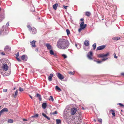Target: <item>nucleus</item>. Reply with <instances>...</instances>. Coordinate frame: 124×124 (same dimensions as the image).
I'll use <instances>...</instances> for the list:
<instances>
[{"mask_svg": "<svg viewBox=\"0 0 124 124\" xmlns=\"http://www.w3.org/2000/svg\"><path fill=\"white\" fill-rule=\"evenodd\" d=\"M18 90H16V91L15 92V94L13 95L15 98H16L17 96L18 93Z\"/></svg>", "mask_w": 124, "mask_h": 124, "instance_id": "22", "label": "nucleus"}, {"mask_svg": "<svg viewBox=\"0 0 124 124\" xmlns=\"http://www.w3.org/2000/svg\"><path fill=\"white\" fill-rule=\"evenodd\" d=\"M84 44L85 46H88L89 45V42L87 40H85L84 42Z\"/></svg>", "mask_w": 124, "mask_h": 124, "instance_id": "16", "label": "nucleus"}, {"mask_svg": "<svg viewBox=\"0 0 124 124\" xmlns=\"http://www.w3.org/2000/svg\"><path fill=\"white\" fill-rule=\"evenodd\" d=\"M63 7L64 8L66 9L68 7L67 6H65L64 5H63Z\"/></svg>", "mask_w": 124, "mask_h": 124, "instance_id": "44", "label": "nucleus"}, {"mask_svg": "<svg viewBox=\"0 0 124 124\" xmlns=\"http://www.w3.org/2000/svg\"><path fill=\"white\" fill-rule=\"evenodd\" d=\"M49 53L51 55H54L55 56L56 55V54H54L53 51L52 50H49Z\"/></svg>", "mask_w": 124, "mask_h": 124, "instance_id": "15", "label": "nucleus"}, {"mask_svg": "<svg viewBox=\"0 0 124 124\" xmlns=\"http://www.w3.org/2000/svg\"><path fill=\"white\" fill-rule=\"evenodd\" d=\"M36 96L37 97H39V101H41V96L40 94H39V93H37V94Z\"/></svg>", "mask_w": 124, "mask_h": 124, "instance_id": "21", "label": "nucleus"}, {"mask_svg": "<svg viewBox=\"0 0 124 124\" xmlns=\"http://www.w3.org/2000/svg\"><path fill=\"white\" fill-rule=\"evenodd\" d=\"M121 75L122 76H124V73H121Z\"/></svg>", "mask_w": 124, "mask_h": 124, "instance_id": "48", "label": "nucleus"}, {"mask_svg": "<svg viewBox=\"0 0 124 124\" xmlns=\"http://www.w3.org/2000/svg\"><path fill=\"white\" fill-rule=\"evenodd\" d=\"M56 75L58 77L60 80L63 79L64 78L63 76L59 73H57Z\"/></svg>", "mask_w": 124, "mask_h": 124, "instance_id": "8", "label": "nucleus"}, {"mask_svg": "<svg viewBox=\"0 0 124 124\" xmlns=\"http://www.w3.org/2000/svg\"><path fill=\"white\" fill-rule=\"evenodd\" d=\"M36 42L35 41L33 40V41L30 42L32 46H36L35 43Z\"/></svg>", "mask_w": 124, "mask_h": 124, "instance_id": "12", "label": "nucleus"}, {"mask_svg": "<svg viewBox=\"0 0 124 124\" xmlns=\"http://www.w3.org/2000/svg\"><path fill=\"white\" fill-rule=\"evenodd\" d=\"M56 124H59L61 123V121L60 119H57L56 120Z\"/></svg>", "mask_w": 124, "mask_h": 124, "instance_id": "23", "label": "nucleus"}, {"mask_svg": "<svg viewBox=\"0 0 124 124\" xmlns=\"http://www.w3.org/2000/svg\"><path fill=\"white\" fill-rule=\"evenodd\" d=\"M6 46L7 47V46Z\"/></svg>", "mask_w": 124, "mask_h": 124, "instance_id": "61", "label": "nucleus"}, {"mask_svg": "<svg viewBox=\"0 0 124 124\" xmlns=\"http://www.w3.org/2000/svg\"><path fill=\"white\" fill-rule=\"evenodd\" d=\"M105 47H97L96 51L104 49Z\"/></svg>", "mask_w": 124, "mask_h": 124, "instance_id": "18", "label": "nucleus"}, {"mask_svg": "<svg viewBox=\"0 0 124 124\" xmlns=\"http://www.w3.org/2000/svg\"><path fill=\"white\" fill-rule=\"evenodd\" d=\"M46 46H51L48 43H47L46 44Z\"/></svg>", "mask_w": 124, "mask_h": 124, "instance_id": "38", "label": "nucleus"}, {"mask_svg": "<svg viewBox=\"0 0 124 124\" xmlns=\"http://www.w3.org/2000/svg\"><path fill=\"white\" fill-rule=\"evenodd\" d=\"M117 105H120V106L121 107H124V105L123 104H122L121 103H118L117 104Z\"/></svg>", "mask_w": 124, "mask_h": 124, "instance_id": "32", "label": "nucleus"}, {"mask_svg": "<svg viewBox=\"0 0 124 124\" xmlns=\"http://www.w3.org/2000/svg\"><path fill=\"white\" fill-rule=\"evenodd\" d=\"M109 54V52L107 53L106 54H99L98 55V57H99L104 58L105 57V58H104L102 59V61H96V62L98 63H101L102 61H104L108 59V58L106 57L108 56Z\"/></svg>", "mask_w": 124, "mask_h": 124, "instance_id": "3", "label": "nucleus"}, {"mask_svg": "<svg viewBox=\"0 0 124 124\" xmlns=\"http://www.w3.org/2000/svg\"><path fill=\"white\" fill-rule=\"evenodd\" d=\"M114 54H115V56H114V58H117V56H116V54H115V53H114Z\"/></svg>", "mask_w": 124, "mask_h": 124, "instance_id": "47", "label": "nucleus"}, {"mask_svg": "<svg viewBox=\"0 0 124 124\" xmlns=\"http://www.w3.org/2000/svg\"><path fill=\"white\" fill-rule=\"evenodd\" d=\"M55 89L56 90H58L60 91H61V89L57 86H55Z\"/></svg>", "mask_w": 124, "mask_h": 124, "instance_id": "27", "label": "nucleus"}, {"mask_svg": "<svg viewBox=\"0 0 124 124\" xmlns=\"http://www.w3.org/2000/svg\"><path fill=\"white\" fill-rule=\"evenodd\" d=\"M75 46H77V44H75Z\"/></svg>", "mask_w": 124, "mask_h": 124, "instance_id": "57", "label": "nucleus"}, {"mask_svg": "<svg viewBox=\"0 0 124 124\" xmlns=\"http://www.w3.org/2000/svg\"><path fill=\"white\" fill-rule=\"evenodd\" d=\"M15 89H16L15 88H14V90H15Z\"/></svg>", "mask_w": 124, "mask_h": 124, "instance_id": "60", "label": "nucleus"}, {"mask_svg": "<svg viewBox=\"0 0 124 124\" xmlns=\"http://www.w3.org/2000/svg\"><path fill=\"white\" fill-rule=\"evenodd\" d=\"M1 54L2 55H5V54L4 53L2 52L1 53Z\"/></svg>", "mask_w": 124, "mask_h": 124, "instance_id": "46", "label": "nucleus"}, {"mask_svg": "<svg viewBox=\"0 0 124 124\" xmlns=\"http://www.w3.org/2000/svg\"><path fill=\"white\" fill-rule=\"evenodd\" d=\"M96 46V44L95 43L92 46Z\"/></svg>", "mask_w": 124, "mask_h": 124, "instance_id": "45", "label": "nucleus"}, {"mask_svg": "<svg viewBox=\"0 0 124 124\" xmlns=\"http://www.w3.org/2000/svg\"><path fill=\"white\" fill-rule=\"evenodd\" d=\"M115 113L114 112H112V115H113L114 116H115Z\"/></svg>", "mask_w": 124, "mask_h": 124, "instance_id": "42", "label": "nucleus"}, {"mask_svg": "<svg viewBox=\"0 0 124 124\" xmlns=\"http://www.w3.org/2000/svg\"><path fill=\"white\" fill-rule=\"evenodd\" d=\"M120 39V38L119 37H114L113 38V39L114 40H118V39Z\"/></svg>", "mask_w": 124, "mask_h": 124, "instance_id": "30", "label": "nucleus"}, {"mask_svg": "<svg viewBox=\"0 0 124 124\" xmlns=\"http://www.w3.org/2000/svg\"><path fill=\"white\" fill-rule=\"evenodd\" d=\"M0 10H1V8H0Z\"/></svg>", "mask_w": 124, "mask_h": 124, "instance_id": "62", "label": "nucleus"}, {"mask_svg": "<svg viewBox=\"0 0 124 124\" xmlns=\"http://www.w3.org/2000/svg\"><path fill=\"white\" fill-rule=\"evenodd\" d=\"M77 111L76 108H71L70 113L71 115H74L76 113Z\"/></svg>", "mask_w": 124, "mask_h": 124, "instance_id": "9", "label": "nucleus"}, {"mask_svg": "<svg viewBox=\"0 0 124 124\" xmlns=\"http://www.w3.org/2000/svg\"><path fill=\"white\" fill-rule=\"evenodd\" d=\"M66 31L68 35L69 36L70 34V30L69 29H67L66 30Z\"/></svg>", "mask_w": 124, "mask_h": 124, "instance_id": "26", "label": "nucleus"}, {"mask_svg": "<svg viewBox=\"0 0 124 124\" xmlns=\"http://www.w3.org/2000/svg\"><path fill=\"white\" fill-rule=\"evenodd\" d=\"M96 47H93V50H95L96 49Z\"/></svg>", "mask_w": 124, "mask_h": 124, "instance_id": "55", "label": "nucleus"}, {"mask_svg": "<svg viewBox=\"0 0 124 124\" xmlns=\"http://www.w3.org/2000/svg\"><path fill=\"white\" fill-rule=\"evenodd\" d=\"M29 96L30 97V98L32 99V97L31 95H29Z\"/></svg>", "mask_w": 124, "mask_h": 124, "instance_id": "52", "label": "nucleus"}, {"mask_svg": "<svg viewBox=\"0 0 124 124\" xmlns=\"http://www.w3.org/2000/svg\"><path fill=\"white\" fill-rule=\"evenodd\" d=\"M46 106V103H43L42 105V107L44 109H45Z\"/></svg>", "mask_w": 124, "mask_h": 124, "instance_id": "19", "label": "nucleus"}, {"mask_svg": "<svg viewBox=\"0 0 124 124\" xmlns=\"http://www.w3.org/2000/svg\"><path fill=\"white\" fill-rule=\"evenodd\" d=\"M65 45L66 46H69V43L68 40L64 38L60 39L57 42V46H61Z\"/></svg>", "mask_w": 124, "mask_h": 124, "instance_id": "1", "label": "nucleus"}, {"mask_svg": "<svg viewBox=\"0 0 124 124\" xmlns=\"http://www.w3.org/2000/svg\"><path fill=\"white\" fill-rule=\"evenodd\" d=\"M13 122V120L11 119H8V122L10 123H12Z\"/></svg>", "mask_w": 124, "mask_h": 124, "instance_id": "29", "label": "nucleus"}, {"mask_svg": "<svg viewBox=\"0 0 124 124\" xmlns=\"http://www.w3.org/2000/svg\"><path fill=\"white\" fill-rule=\"evenodd\" d=\"M58 4H54L53 6V8L54 10H56L57 8V6H58Z\"/></svg>", "mask_w": 124, "mask_h": 124, "instance_id": "20", "label": "nucleus"}, {"mask_svg": "<svg viewBox=\"0 0 124 124\" xmlns=\"http://www.w3.org/2000/svg\"><path fill=\"white\" fill-rule=\"evenodd\" d=\"M59 47V48H61V49H63V48L62 47Z\"/></svg>", "mask_w": 124, "mask_h": 124, "instance_id": "54", "label": "nucleus"}, {"mask_svg": "<svg viewBox=\"0 0 124 124\" xmlns=\"http://www.w3.org/2000/svg\"><path fill=\"white\" fill-rule=\"evenodd\" d=\"M1 107V106H0V109Z\"/></svg>", "mask_w": 124, "mask_h": 124, "instance_id": "58", "label": "nucleus"}, {"mask_svg": "<svg viewBox=\"0 0 124 124\" xmlns=\"http://www.w3.org/2000/svg\"><path fill=\"white\" fill-rule=\"evenodd\" d=\"M49 100L50 101L51 100L52 101H54V99L52 96H50L49 98Z\"/></svg>", "mask_w": 124, "mask_h": 124, "instance_id": "25", "label": "nucleus"}, {"mask_svg": "<svg viewBox=\"0 0 124 124\" xmlns=\"http://www.w3.org/2000/svg\"><path fill=\"white\" fill-rule=\"evenodd\" d=\"M39 115L38 114H36L35 115H34L33 116H32L31 117L32 118H36L38 117Z\"/></svg>", "mask_w": 124, "mask_h": 124, "instance_id": "24", "label": "nucleus"}, {"mask_svg": "<svg viewBox=\"0 0 124 124\" xmlns=\"http://www.w3.org/2000/svg\"><path fill=\"white\" fill-rule=\"evenodd\" d=\"M84 24V22H82L80 25V28L78 29V31L79 32H80L81 31L84 29L87 26L86 24Z\"/></svg>", "mask_w": 124, "mask_h": 124, "instance_id": "4", "label": "nucleus"}, {"mask_svg": "<svg viewBox=\"0 0 124 124\" xmlns=\"http://www.w3.org/2000/svg\"><path fill=\"white\" fill-rule=\"evenodd\" d=\"M0 113H3L4 112H7L8 111V109L7 108H4L0 111Z\"/></svg>", "mask_w": 124, "mask_h": 124, "instance_id": "11", "label": "nucleus"}, {"mask_svg": "<svg viewBox=\"0 0 124 124\" xmlns=\"http://www.w3.org/2000/svg\"><path fill=\"white\" fill-rule=\"evenodd\" d=\"M23 120L24 121H27V120L24 119H23Z\"/></svg>", "mask_w": 124, "mask_h": 124, "instance_id": "50", "label": "nucleus"}, {"mask_svg": "<svg viewBox=\"0 0 124 124\" xmlns=\"http://www.w3.org/2000/svg\"><path fill=\"white\" fill-rule=\"evenodd\" d=\"M32 10L31 9V10L32 12H33L34 11H35V9L34 8V7H32Z\"/></svg>", "mask_w": 124, "mask_h": 124, "instance_id": "37", "label": "nucleus"}, {"mask_svg": "<svg viewBox=\"0 0 124 124\" xmlns=\"http://www.w3.org/2000/svg\"><path fill=\"white\" fill-rule=\"evenodd\" d=\"M53 74H51L48 77V80L49 81H52V78L53 76Z\"/></svg>", "mask_w": 124, "mask_h": 124, "instance_id": "13", "label": "nucleus"}, {"mask_svg": "<svg viewBox=\"0 0 124 124\" xmlns=\"http://www.w3.org/2000/svg\"><path fill=\"white\" fill-rule=\"evenodd\" d=\"M85 15L86 16H88L90 15V13L89 12H86L85 13Z\"/></svg>", "mask_w": 124, "mask_h": 124, "instance_id": "28", "label": "nucleus"}, {"mask_svg": "<svg viewBox=\"0 0 124 124\" xmlns=\"http://www.w3.org/2000/svg\"><path fill=\"white\" fill-rule=\"evenodd\" d=\"M42 115L43 116H44V117H45V118H46L47 119H48V120H50V118L49 117H48L46 115L43 113H42Z\"/></svg>", "mask_w": 124, "mask_h": 124, "instance_id": "17", "label": "nucleus"}, {"mask_svg": "<svg viewBox=\"0 0 124 124\" xmlns=\"http://www.w3.org/2000/svg\"><path fill=\"white\" fill-rule=\"evenodd\" d=\"M21 58L23 61H25L27 60V57L25 55H23L21 56Z\"/></svg>", "mask_w": 124, "mask_h": 124, "instance_id": "10", "label": "nucleus"}, {"mask_svg": "<svg viewBox=\"0 0 124 124\" xmlns=\"http://www.w3.org/2000/svg\"><path fill=\"white\" fill-rule=\"evenodd\" d=\"M102 46V47L106 46L105 45H103L100 46Z\"/></svg>", "mask_w": 124, "mask_h": 124, "instance_id": "51", "label": "nucleus"}, {"mask_svg": "<svg viewBox=\"0 0 124 124\" xmlns=\"http://www.w3.org/2000/svg\"><path fill=\"white\" fill-rule=\"evenodd\" d=\"M93 121H94V122H96V119H94L93 120Z\"/></svg>", "mask_w": 124, "mask_h": 124, "instance_id": "56", "label": "nucleus"}, {"mask_svg": "<svg viewBox=\"0 0 124 124\" xmlns=\"http://www.w3.org/2000/svg\"><path fill=\"white\" fill-rule=\"evenodd\" d=\"M36 50L37 51H38V49H36Z\"/></svg>", "mask_w": 124, "mask_h": 124, "instance_id": "59", "label": "nucleus"}, {"mask_svg": "<svg viewBox=\"0 0 124 124\" xmlns=\"http://www.w3.org/2000/svg\"><path fill=\"white\" fill-rule=\"evenodd\" d=\"M98 121L100 123H102V119L101 118H98Z\"/></svg>", "mask_w": 124, "mask_h": 124, "instance_id": "31", "label": "nucleus"}, {"mask_svg": "<svg viewBox=\"0 0 124 124\" xmlns=\"http://www.w3.org/2000/svg\"><path fill=\"white\" fill-rule=\"evenodd\" d=\"M19 91L20 92H22L23 91V89L20 87H19Z\"/></svg>", "mask_w": 124, "mask_h": 124, "instance_id": "33", "label": "nucleus"}, {"mask_svg": "<svg viewBox=\"0 0 124 124\" xmlns=\"http://www.w3.org/2000/svg\"><path fill=\"white\" fill-rule=\"evenodd\" d=\"M16 58L18 57L19 55V53L18 52L17 54H16Z\"/></svg>", "mask_w": 124, "mask_h": 124, "instance_id": "35", "label": "nucleus"}, {"mask_svg": "<svg viewBox=\"0 0 124 124\" xmlns=\"http://www.w3.org/2000/svg\"><path fill=\"white\" fill-rule=\"evenodd\" d=\"M17 59V60L19 62H20L21 61V60H20V59L18 58V57H16V58Z\"/></svg>", "mask_w": 124, "mask_h": 124, "instance_id": "36", "label": "nucleus"}, {"mask_svg": "<svg viewBox=\"0 0 124 124\" xmlns=\"http://www.w3.org/2000/svg\"><path fill=\"white\" fill-rule=\"evenodd\" d=\"M7 91V89H4L3 90V91L4 92H6Z\"/></svg>", "mask_w": 124, "mask_h": 124, "instance_id": "43", "label": "nucleus"}, {"mask_svg": "<svg viewBox=\"0 0 124 124\" xmlns=\"http://www.w3.org/2000/svg\"><path fill=\"white\" fill-rule=\"evenodd\" d=\"M27 27L29 29L31 32H32L33 34H35L36 33V29L35 28H32L29 25Z\"/></svg>", "mask_w": 124, "mask_h": 124, "instance_id": "5", "label": "nucleus"}, {"mask_svg": "<svg viewBox=\"0 0 124 124\" xmlns=\"http://www.w3.org/2000/svg\"><path fill=\"white\" fill-rule=\"evenodd\" d=\"M87 56L89 59L90 60H93V58L92 57L93 56V54L92 52L90 51L89 52Z\"/></svg>", "mask_w": 124, "mask_h": 124, "instance_id": "6", "label": "nucleus"}, {"mask_svg": "<svg viewBox=\"0 0 124 124\" xmlns=\"http://www.w3.org/2000/svg\"><path fill=\"white\" fill-rule=\"evenodd\" d=\"M80 20L81 21H82V22H83L84 21V19L83 18H82Z\"/></svg>", "mask_w": 124, "mask_h": 124, "instance_id": "49", "label": "nucleus"}, {"mask_svg": "<svg viewBox=\"0 0 124 124\" xmlns=\"http://www.w3.org/2000/svg\"><path fill=\"white\" fill-rule=\"evenodd\" d=\"M62 56L63 57L64 59L66 58L67 57L64 54H63L62 55Z\"/></svg>", "mask_w": 124, "mask_h": 124, "instance_id": "39", "label": "nucleus"}, {"mask_svg": "<svg viewBox=\"0 0 124 124\" xmlns=\"http://www.w3.org/2000/svg\"><path fill=\"white\" fill-rule=\"evenodd\" d=\"M110 112H114V110H110Z\"/></svg>", "mask_w": 124, "mask_h": 124, "instance_id": "53", "label": "nucleus"}, {"mask_svg": "<svg viewBox=\"0 0 124 124\" xmlns=\"http://www.w3.org/2000/svg\"><path fill=\"white\" fill-rule=\"evenodd\" d=\"M4 50L6 52L9 51L11 50L10 47H6L4 48Z\"/></svg>", "mask_w": 124, "mask_h": 124, "instance_id": "14", "label": "nucleus"}, {"mask_svg": "<svg viewBox=\"0 0 124 124\" xmlns=\"http://www.w3.org/2000/svg\"><path fill=\"white\" fill-rule=\"evenodd\" d=\"M2 68L4 70L7 71L8 70V67L7 64L4 63L3 64Z\"/></svg>", "mask_w": 124, "mask_h": 124, "instance_id": "7", "label": "nucleus"}, {"mask_svg": "<svg viewBox=\"0 0 124 124\" xmlns=\"http://www.w3.org/2000/svg\"><path fill=\"white\" fill-rule=\"evenodd\" d=\"M57 114V111H55L54 112L52 113V114L54 115V114Z\"/></svg>", "mask_w": 124, "mask_h": 124, "instance_id": "40", "label": "nucleus"}, {"mask_svg": "<svg viewBox=\"0 0 124 124\" xmlns=\"http://www.w3.org/2000/svg\"><path fill=\"white\" fill-rule=\"evenodd\" d=\"M7 26H3L2 27L1 29L0 30V34H6L8 32V26H9L8 22H7L6 23Z\"/></svg>", "mask_w": 124, "mask_h": 124, "instance_id": "2", "label": "nucleus"}, {"mask_svg": "<svg viewBox=\"0 0 124 124\" xmlns=\"http://www.w3.org/2000/svg\"><path fill=\"white\" fill-rule=\"evenodd\" d=\"M47 49L49 50H51L52 49V47H47Z\"/></svg>", "mask_w": 124, "mask_h": 124, "instance_id": "41", "label": "nucleus"}, {"mask_svg": "<svg viewBox=\"0 0 124 124\" xmlns=\"http://www.w3.org/2000/svg\"><path fill=\"white\" fill-rule=\"evenodd\" d=\"M68 73L72 75H73L74 73L73 72H72V71L69 72Z\"/></svg>", "mask_w": 124, "mask_h": 124, "instance_id": "34", "label": "nucleus"}]
</instances>
